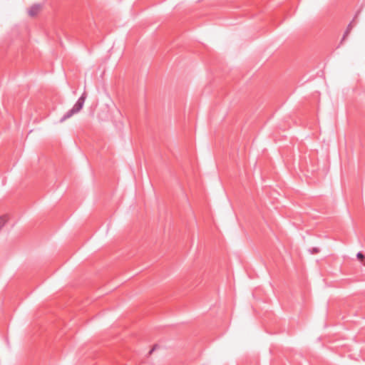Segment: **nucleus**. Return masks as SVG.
Instances as JSON below:
<instances>
[{
    "label": "nucleus",
    "mask_w": 365,
    "mask_h": 365,
    "mask_svg": "<svg viewBox=\"0 0 365 365\" xmlns=\"http://www.w3.org/2000/svg\"><path fill=\"white\" fill-rule=\"evenodd\" d=\"M83 101H84V98H81L76 103V105L73 107V108L66 113V115L64 116L63 119L65 120L66 118H69L73 114L78 113L81 110V108H83Z\"/></svg>",
    "instance_id": "f257e3e1"
},
{
    "label": "nucleus",
    "mask_w": 365,
    "mask_h": 365,
    "mask_svg": "<svg viewBox=\"0 0 365 365\" xmlns=\"http://www.w3.org/2000/svg\"><path fill=\"white\" fill-rule=\"evenodd\" d=\"M42 6L41 4H36L32 5L28 10L29 16L34 17L37 16L41 11Z\"/></svg>",
    "instance_id": "f03ea898"
},
{
    "label": "nucleus",
    "mask_w": 365,
    "mask_h": 365,
    "mask_svg": "<svg viewBox=\"0 0 365 365\" xmlns=\"http://www.w3.org/2000/svg\"><path fill=\"white\" fill-rule=\"evenodd\" d=\"M356 257L361 262L364 261L365 258L364 255L361 252L357 253Z\"/></svg>",
    "instance_id": "7ed1b4c3"
},
{
    "label": "nucleus",
    "mask_w": 365,
    "mask_h": 365,
    "mask_svg": "<svg viewBox=\"0 0 365 365\" xmlns=\"http://www.w3.org/2000/svg\"><path fill=\"white\" fill-rule=\"evenodd\" d=\"M157 348V345H155L152 349L150 350L149 351V355L152 354V353L154 351V350Z\"/></svg>",
    "instance_id": "20e7f679"
},
{
    "label": "nucleus",
    "mask_w": 365,
    "mask_h": 365,
    "mask_svg": "<svg viewBox=\"0 0 365 365\" xmlns=\"http://www.w3.org/2000/svg\"><path fill=\"white\" fill-rule=\"evenodd\" d=\"M319 252V249L318 248H313V252L314 253H317Z\"/></svg>",
    "instance_id": "39448f33"
},
{
    "label": "nucleus",
    "mask_w": 365,
    "mask_h": 365,
    "mask_svg": "<svg viewBox=\"0 0 365 365\" xmlns=\"http://www.w3.org/2000/svg\"><path fill=\"white\" fill-rule=\"evenodd\" d=\"M364 265H365V260H364Z\"/></svg>",
    "instance_id": "423d86ee"
}]
</instances>
